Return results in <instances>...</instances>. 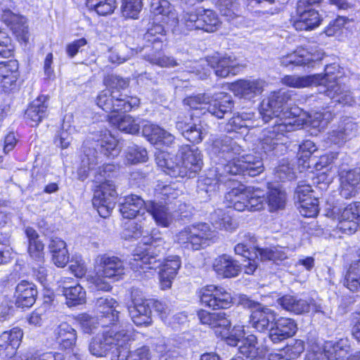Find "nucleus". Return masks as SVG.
I'll return each instance as SVG.
<instances>
[{"label":"nucleus","instance_id":"nucleus-1","mask_svg":"<svg viewBox=\"0 0 360 360\" xmlns=\"http://www.w3.org/2000/svg\"><path fill=\"white\" fill-rule=\"evenodd\" d=\"M129 230L131 232L130 237L137 238L143 237L146 248L137 247L129 260L131 268L135 271L146 273L148 269H156L162 266L160 274L161 289H169L181 267V259L177 255L169 256L162 264L159 255L165 250L164 242L161 234L157 229H149L143 224L131 222Z\"/></svg>","mask_w":360,"mask_h":360},{"label":"nucleus","instance_id":"nucleus-2","mask_svg":"<svg viewBox=\"0 0 360 360\" xmlns=\"http://www.w3.org/2000/svg\"><path fill=\"white\" fill-rule=\"evenodd\" d=\"M241 146L229 136L213 141L210 149L211 158L217 165L215 172L219 181L226 174H248L255 176L264 170L262 158L252 154L241 155Z\"/></svg>","mask_w":360,"mask_h":360},{"label":"nucleus","instance_id":"nucleus-3","mask_svg":"<svg viewBox=\"0 0 360 360\" xmlns=\"http://www.w3.org/2000/svg\"><path fill=\"white\" fill-rule=\"evenodd\" d=\"M120 148L116 139L110 134H105L102 139L94 141H86L84 143L82 165L78 169L79 179L84 181L91 171L96 170V181H101V177L109 176L108 172H112L115 166L110 164L96 167L102 163L103 156L114 158L119 155Z\"/></svg>","mask_w":360,"mask_h":360},{"label":"nucleus","instance_id":"nucleus-4","mask_svg":"<svg viewBox=\"0 0 360 360\" xmlns=\"http://www.w3.org/2000/svg\"><path fill=\"white\" fill-rule=\"evenodd\" d=\"M282 83L292 88H304L312 85H319L323 89V93L335 103L342 105H353L360 101V97L353 95L347 86L341 85L336 81L328 77V72L321 75L307 76L285 75L282 78Z\"/></svg>","mask_w":360,"mask_h":360},{"label":"nucleus","instance_id":"nucleus-5","mask_svg":"<svg viewBox=\"0 0 360 360\" xmlns=\"http://www.w3.org/2000/svg\"><path fill=\"white\" fill-rule=\"evenodd\" d=\"M129 81L116 75H108L105 79L107 89L102 91L96 98V104L106 112H129L138 107L140 100L136 96L123 94L129 86Z\"/></svg>","mask_w":360,"mask_h":360},{"label":"nucleus","instance_id":"nucleus-6","mask_svg":"<svg viewBox=\"0 0 360 360\" xmlns=\"http://www.w3.org/2000/svg\"><path fill=\"white\" fill-rule=\"evenodd\" d=\"M180 153L181 157H178L160 152L156 155V162L172 177H194L202 165L200 151L197 148L186 146L181 148Z\"/></svg>","mask_w":360,"mask_h":360},{"label":"nucleus","instance_id":"nucleus-7","mask_svg":"<svg viewBox=\"0 0 360 360\" xmlns=\"http://www.w3.org/2000/svg\"><path fill=\"white\" fill-rule=\"evenodd\" d=\"M164 32L162 25H153L142 38H137L136 42L131 37H128L126 40L127 46L131 50V55L141 52L145 48H151V52L145 56L150 63L165 68L176 66L178 63L173 58L163 55L161 52L165 39Z\"/></svg>","mask_w":360,"mask_h":360},{"label":"nucleus","instance_id":"nucleus-8","mask_svg":"<svg viewBox=\"0 0 360 360\" xmlns=\"http://www.w3.org/2000/svg\"><path fill=\"white\" fill-rule=\"evenodd\" d=\"M291 100V95L288 91H278L273 92L267 98L264 99L260 105L259 112L265 122H269L274 117L277 122H293L301 126V121L297 118L300 109L297 107H290L288 102Z\"/></svg>","mask_w":360,"mask_h":360},{"label":"nucleus","instance_id":"nucleus-9","mask_svg":"<svg viewBox=\"0 0 360 360\" xmlns=\"http://www.w3.org/2000/svg\"><path fill=\"white\" fill-rule=\"evenodd\" d=\"M131 335L132 332L129 330H117V327L110 328L91 339L89 350L96 357L105 356L114 348L119 353L121 347H124L130 340Z\"/></svg>","mask_w":360,"mask_h":360},{"label":"nucleus","instance_id":"nucleus-10","mask_svg":"<svg viewBox=\"0 0 360 360\" xmlns=\"http://www.w3.org/2000/svg\"><path fill=\"white\" fill-rule=\"evenodd\" d=\"M182 32L203 30L214 32L221 26V21L217 14L212 10L202 7L185 12L179 22Z\"/></svg>","mask_w":360,"mask_h":360},{"label":"nucleus","instance_id":"nucleus-11","mask_svg":"<svg viewBox=\"0 0 360 360\" xmlns=\"http://www.w3.org/2000/svg\"><path fill=\"white\" fill-rule=\"evenodd\" d=\"M188 71L194 73L200 79H204L208 75V71L203 68L205 65L212 68L217 77H226L229 75H236L240 67L235 58L227 55L216 53L208 56L206 60L195 62Z\"/></svg>","mask_w":360,"mask_h":360},{"label":"nucleus","instance_id":"nucleus-12","mask_svg":"<svg viewBox=\"0 0 360 360\" xmlns=\"http://www.w3.org/2000/svg\"><path fill=\"white\" fill-rule=\"evenodd\" d=\"M297 120L293 122H274L273 127L263 130L259 144L261 149L265 153H271L283 147L285 133L294 131L300 127Z\"/></svg>","mask_w":360,"mask_h":360},{"label":"nucleus","instance_id":"nucleus-13","mask_svg":"<svg viewBox=\"0 0 360 360\" xmlns=\"http://www.w3.org/2000/svg\"><path fill=\"white\" fill-rule=\"evenodd\" d=\"M212 233L207 224H198L185 227L179 231L176 235V241L184 248L199 250L211 238Z\"/></svg>","mask_w":360,"mask_h":360},{"label":"nucleus","instance_id":"nucleus-14","mask_svg":"<svg viewBox=\"0 0 360 360\" xmlns=\"http://www.w3.org/2000/svg\"><path fill=\"white\" fill-rule=\"evenodd\" d=\"M222 181L217 179V184L220 186L230 188L231 190L225 195V200L229 207H233L238 212H243L247 210V203L248 200V193H250L249 187L240 184L238 181L231 179H226V176L221 177Z\"/></svg>","mask_w":360,"mask_h":360},{"label":"nucleus","instance_id":"nucleus-15","mask_svg":"<svg viewBox=\"0 0 360 360\" xmlns=\"http://www.w3.org/2000/svg\"><path fill=\"white\" fill-rule=\"evenodd\" d=\"M360 202H354L345 207L333 206L331 215L338 220V228L344 233L352 234L358 227V218L360 217Z\"/></svg>","mask_w":360,"mask_h":360},{"label":"nucleus","instance_id":"nucleus-16","mask_svg":"<svg viewBox=\"0 0 360 360\" xmlns=\"http://www.w3.org/2000/svg\"><path fill=\"white\" fill-rule=\"evenodd\" d=\"M116 196L115 186L110 180L101 182L94 191L92 204L101 217L106 218L110 214Z\"/></svg>","mask_w":360,"mask_h":360},{"label":"nucleus","instance_id":"nucleus-17","mask_svg":"<svg viewBox=\"0 0 360 360\" xmlns=\"http://www.w3.org/2000/svg\"><path fill=\"white\" fill-rule=\"evenodd\" d=\"M141 292L138 289H133L131 297L133 306L129 308V313L132 321L136 326H148L152 323V300H147L140 297Z\"/></svg>","mask_w":360,"mask_h":360},{"label":"nucleus","instance_id":"nucleus-18","mask_svg":"<svg viewBox=\"0 0 360 360\" xmlns=\"http://www.w3.org/2000/svg\"><path fill=\"white\" fill-rule=\"evenodd\" d=\"M255 259L248 257L244 260L243 264L244 271L247 274H252L258 266V262L260 261H283L287 258L286 253L281 248L271 247L266 248H257L254 249Z\"/></svg>","mask_w":360,"mask_h":360},{"label":"nucleus","instance_id":"nucleus-19","mask_svg":"<svg viewBox=\"0 0 360 360\" xmlns=\"http://www.w3.org/2000/svg\"><path fill=\"white\" fill-rule=\"evenodd\" d=\"M200 301L202 304L212 309H226L232 303V297L224 288L210 285L202 288Z\"/></svg>","mask_w":360,"mask_h":360},{"label":"nucleus","instance_id":"nucleus-20","mask_svg":"<svg viewBox=\"0 0 360 360\" xmlns=\"http://www.w3.org/2000/svg\"><path fill=\"white\" fill-rule=\"evenodd\" d=\"M245 307L251 309L250 323L251 326L259 332L266 330L269 323L274 319V314L271 309L263 307L258 302L250 299H245L242 303Z\"/></svg>","mask_w":360,"mask_h":360},{"label":"nucleus","instance_id":"nucleus-21","mask_svg":"<svg viewBox=\"0 0 360 360\" xmlns=\"http://www.w3.org/2000/svg\"><path fill=\"white\" fill-rule=\"evenodd\" d=\"M192 116L189 117L179 116L176 128L185 139L193 143H198L207 135V131L200 120H194Z\"/></svg>","mask_w":360,"mask_h":360},{"label":"nucleus","instance_id":"nucleus-22","mask_svg":"<svg viewBox=\"0 0 360 360\" xmlns=\"http://www.w3.org/2000/svg\"><path fill=\"white\" fill-rule=\"evenodd\" d=\"M23 332L19 328H13L4 331L0 335V354L8 360H15L17 356H22L23 352L17 353L22 339Z\"/></svg>","mask_w":360,"mask_h":360},{"label":"nucleus","instance_id":"nucleus-23","mask_svg":"<svg viewBox=\"0 0 360 360\" xmlns=\"http://www.w3.org/2000/svg\"><path fill=\"white\" fill-rule=\"evenodd\" d=\"M95 264L105 278L118 281L124 274V263L117 257L107 254L99 255L95 259Z\"/></svg>","mask_w":360,"mask_h":360},{"label":"nucleus","instance_id":"nucleus-24","mask_svg":"<svg viewBox=\"0 0 360 360\" xmlns=\"http://www.w3.org/2000/svg\"><path fill=\"white\" fill-rule=\"evenodd\" d=\"M306 0L298 1L297 4V18L294 22V27L297 30L309 31L318 27L322 21L318 11H312L308 13L304 11Z\"/></svg>","mask_w":360,"mask_h":360},{"label":"nucleus","instance_id":"nucleus-25","mask_svg":"<svg viewBox=\"0 0 360 360\" xmlns=\"http://www.w3.org/2000/svg\"><path fill=\"white\" fill-rule=\"evenodd\" d=\"M339 175L341 196L346 199L356 196L360 190V169H341Z\"/></svg>","mask_w":360,"mask_h":360},{"label":"nucleus","instance_id":"nucleus-26","mask_svg":"<svg viewBox=\"0 0 360 360\" xmlns=\"http://www.w3.org/2000/svg\"><path fill=\"white\" fill-rule=\"evenodd\" d=\"M265 82L262 79H240L230 85V90L239 97L252 99L261 94Z\"/></svg>","mask_w":360,"mask_h":360},{"label":"nucleus","instance_id":"nucleus-27","mask_svg":"<svg viewBox=\"0 0 360 360\" xmlns=\"http://www.w3.org/2000/svg\"><path fill=\"white\" fill-rule=\"evenodd\" d=\"M96 307L101 314V321L103 324L114 323L118 321L119 313L117 302L110 296L101 297L96 300Z\"/></svg>","mask_w":360,"mask_h":360},{"label":"nucleus","instance_id":"nucleus-28","mask_svg":"<svg viewBox=\"0 0 360 360\" xmlns=\"http://www.w3.org/2000/svg\"><path fill=\"white\" fill-rule=\"evenodd\" d=\"M233 108V101L231 96L224 92H219L214 95L212 100L209 98L207 111L212 115L221 119L226 114L231 113Z\"/></svg>","mask_w":360,"mask_h":360},{"label":"nucleus","instance_id":"nucleus-29","mask_svg":"<svg viewBox=\"0 0 360 360\" xmlns=\"http://www.w3.org/2000/svg\"><path fill=\"white\" fill-rule=\"evenodd\" d=\"M297 331V324L288 318L278 319L269 331V338L274 343H278L293 336Z\"/></svg>","mask_w":360,"mask_h":360},{"label":"nucleus","instance_id":"nucleus-30","mask_svg":"<svg viewBox=\"0 0 360 360\" xmlns=\"http://www.w3.org/2000/svg\"><path fill=\"white\" fill-rule=\"evenodd\" d=\"M1 20L6 23L10 28L20 37V39L26 42L28 39V27L26 25L25 18L23 16L16 15L11 11V8L1 11Z\"/></svg>","mask_w":360,"mask_h":360},{"label":"nucleus","instance_id":"nucleus-31","mask_svg":"<svg viewBox=\"0 0 360 360\" xmlns=\"http://www.w3.org/2000/svg\"><path fill=\"white\" fill-rule=\"evenodd\" d=\"M15 303L20 307H30L36 301L37 290L32 283L22 281L15 288Z\"/></svg>","mask_w":360,"mask_h":360},{"label":"nucleus","instance_id":"nucleus-32","mask_svg":"<svg viewBox=\"0 0 360 360\" xmlns=\"http://www.w3.org/2000/svg\"><path fill=\"white\" fill-rule=\"evenodd\" d=\"M147 205L139 196L131 195L124 198L120 211L124 218L133 219L139 214H143Z\"/></svg>","mask_w":360,"mask_h":360},{"label":"nucleus","instance_id":"nucleus-33","mask_svg":"<svg viewBox=\"0 0 360 360\" xmlns=\"http://www.w3.org/2000/svg\"><path fill=\"white\" fill-rule=\"evenodd\" d=\"M198 317L201 323L212 328H220L229 330L231 325L229 316L224 311L210 313L201 309L198 312Z\"/></svg>","mask_w":360,"mask_h":360},{"label":"nucleus","instance_id":"nucleus-34","mask_svg":"<svg viewBox=\"0 0 360 360\" xmlns=\"http://www.w3.org/2000/svg\"><path fill=\"white\" fill-rule=\"evenodd\" d=\"M316 146L314 143L310 140L304 141L299 148L297 153L299 162H302L304 167L310 168L311 165H314L316 169H321L325 167L326 162L323 164V161L326 159L325 157L321 158V161L318 162L315 158L311 157V155L316 150Z\"/></svg>","mask_w":360,"mask_h":360},{"label":"nucleus","instance_id":"nucleus-35","mask_svg":"<svg viewBox=\"0 0 360 360\" xmlns=\"http://www.w3.org/2000/svg\"><path fill=\"white\" fill-rule=\"evenodd\" d=\"M213 267L218 275L224 278L237 276L241 270L238 262L226 255L217 258Z\"/></svg>","mask_w":360,"mask_h":360},{"label":"nucleus","instance_id":"nucleus-36","mask_svg":"<svg viewBox=\"0 0 360 360\" xmlns=\"http://www.w3.org/2000/svg\"><path fill=\"white\" fill-rule=\"evenodd\" d=\"M167 204L150 202L146 205V210L152 215L158 225L167 227L173 220V215Z\"/></svg>","mask_w":360,"mask_h":360},{"label":"nucleus","instance_id":"nucleus-37","mask_svg":"<svg viewBox=\"0 0 360 360\" xmlns=\"http://www.w3.org/2000/svg\"><path fill=\"white\" fill-rule=\"evenodd\" d=\"M142 133L152 143H162L165 145L169 146L174 140L172 134L159 126L149 122L143 126Z\"/></svg>","mask_w":360,"mask_h":360},{"label":"nucleus","instance_id":"nucleus-38","mask_svg":"<svg viewBox=\"0 0 360 360\" xmlns=\"http://www.w3.org/2000/svg\"><path fill=\"white\" fill-rule=\"evenodd\" d=\"M210 221L216 229L231 232L238 226V221L231 215L230 210L223 209H217L212 212Z\"/></svg>","mask_w":360,"mask_h":360},{"label":"nucleus","instance_id":"nucleus-39","mask_svg":"<svg viewBox=\"0 0 360 360\" xmlns=\"http://www.w3.org/2000/svg\"><path fill=\"white\" fill-rule=\"evenodd\" d=\"M278 303L283 309L295 314L308 313L311 307L309 301L292 295L283 296Z\"/></svg>","mask_w":360,"mask_h":360},{"label":"nucleus","instance_id":"nucleus-40","mask_svg":"<svg viewBox=\"0 0 360 360\" xmlns=\"http://www.w3.org/2000/svg\"><path fill=\"white\" fill-rule=\"evenodd\" d=\"M57 342L63 349H70L76 344L77 332L68 323H61L54 330Z\"/></svg>","mask_w":360,"mask_h":360},{"label":"nucleus","instance_id":"nucleus-41","mask_svg":"<svg viewBox=\"0 0 360 360\" xmlns=\"http://www.w3.org/2000/svg\"><path fill=\"white\" fill-rule=\"evenodd\" d=\"M239 352L248 358L255 359L265 355L267 348L259 346L257 338L254 335H250L241 340V345L238 348Z\"/></svg>","mask_w":360,"mask_h":360},{"label":"nucleus","instance_id":"nucleus-42","mask_svg":"<svg viewBox=\"0 0 360 360\" xmlns=\"http://www.w3.org/2000/svg\"><path fill=\"white\" fill-rule=\"evenodd\" d=\"M18 63L15 60L0 63V84L4 89H9L17 80Z\"/></svg>","mask_w":360,"mask_h":360},{"label":"nucleus","instance_id":"nucleus-43","mask_svg":"<svg viewBox=\"0 0 360 360\" xmlns=\"http://www.w3.org/2000/svg\"><path fill=\"white\" fill-rule=\"evenodd\" d=\"M52 260L58 267H63L69 261L65 243L59 238H52L49 245Z\"/></svg>","mask_w":360,"mask_h":360},{"label":"nucleus","instance_id":"nucleus-44","mask_svg":"<svg viewBox=\"0 0 360 360\" xmlns=\"http://www.w3.org/2000/svg\"><path fill=\"white\" fill-rule=\"evenodd\" d=\"M28 238V253L34 260L41 262L44 259V244L39 239L37 232L32 227H27L25 230Z\"/></svg>","mask_w":360,"mask_h":360},{"label":"nucleus","instance_id":"nucleus-45","mask_svg":"<svg viewBox=\"0 0 360 360\" xmlns=\"http://www.w3.org/2000/svg\"><path fill=\"white\" fill-rule=\"evenodd\" d=\"M47 105L44 103L42 96L32 101L25 112V115L30 120L31 126H37L46 116Z\"/></svg>","mask_w":360,"mask_h":360},{"label":"nucleus","instance_id":"nucleus-46","mask_svg":"<svg viewBox=\"0 0 360 360\" xmlns=\"http://www.w3.org/2000/svg\"><path fill=\"white\" fill-rule=\"evenodd\" d=\"M358 259L353 261L345 275L344 285L351 291L360 289V249L357 251Z\"/></svg>","mask_w":360,"mask_h":360},{"label":"nucleus","instance_id":"nucleus-47","mask_svg":"<svg viewBox=\"0 0 360 360\" xmlns=\"http://www.w3.org/2000/svg\"><path fill=\"white\" fill-rule=\"evenodd\" d=\"M110 122L119 130L128 134H135L139 131V123L130 115H112L109 117Z\"/></svg>","mask_w":360,"mask_h":360},{"label":"nucleus","instance_id":"nucleus-48","mask_svg":"<svg viewBox=\"0 0 360 360\" xmlns=\"http://www.w3.org/2000/svg\"><path fill=\"white\" fill-rule=\"evenodd\" d=\"M121 347L119 354L113 356L112 360H150V351L148 347L141 346L133 351L128 352L127 348Z\"/></svg>","mask_w":360,"mask_h":360},{"label":"nucleus","instance_id":"nucleus-49","mask_svg":"<svg viewBox=\"0 0 360 360\" xmlns=\"http://www.w3.org/2000/svg\"><path fill=\"white\" fill-rule=\"evenodd\" d=\"M63 294L65 297L66 303L69 307L83 304L86 300V292L77 283H75L74 287H65Z\"/></svg>","mask_w":360,"mask_h":360},{"label":"nucleus","instance_id":"nucleus-50","mask_svg":"<svg viewBox=\"0 0 360 360\" xmlns=\"http://www.w3.org/2000/svg\"><path fill=\"white\" fill-rule=\"evenodd\" d=\"M291 59L292 65L297 66L313 67L314 63L320 59L319 56L310 53L303 48H298L294 52L288 54Z\"/></svg>","mask_w":360,"mask_h":360},{"label":"nucleus","instance_id":"nucleus-51","mask_svg":"<svg viewBox=\"0 0 360 360\" xmlns=\"http://www.w3.org/2000/svg\"><path fill=\"white\" fill-rule=\"evenodd\" d=\"M250 190L248 193V200L247 205L248 211H257L262 209L264 202L266 200V193L264 191L255 187H249Z\"/></svg>","mask_w":360,"mask_h":360},{"label":"nucleus","instance_id":"nucleus-52","mask_svg":"<svg viewBox=\"0 0 360 360\" xmlns=\"http://www.w3.org/2000/svg\"><path fill=\"white\" fill-rule=\"evenodd\" d=\"M15 360H64V357L58 352H49L39 354L34 349H28L23 351V354L17 356Z\"/></svg>","mask_w":360,"mask_h":360},{"label":"nucleus","instance_id":"nucleus-53","mask_svg":"<svg viewBox=\"0 0 360 360\" xmlns=\"http://www.w3.org/2000/svg\"><path fill=\"white\" fill-rule=\"evenodd\" d=\"M86 6L100 15H107L113 13L116 8L115 0H87Z\"/></svg>","mask_w":360,"mask_h":360},{"label":"nucleus","instance_id":"nucleus-54","mask_svg":"<svg viewBox=\"0 0 360 360\" xmlns=\"http://www.w3.org/2000/svg\"><path fill=\"white\" fill-rule=\"evenodd\" d=\"M300 213L305 217H314L319 213V200L313 195L297 201Z\"/></svg>","mask_w":360,"mask_h":360},{"label":"nucleus","instance_id":"nucleus-55","mask_svg":"<svg viewBox=\"0 0 360 360\" xmlns=\"http://www.w3.org/2000/svg\"><path fill=\"white\" fill-rule=\"evenodd\" d=\"M209 96L205 94L189 96L184 100V103L191 109L200 110L201 114H205L209 103Z\"/></svg>","mask_w":360,"mask_h":360},{"label":"nucleus","instance_id":"nucleus-56","mask_svg":"<svg viewBox=\"0 0 360 360\" xmlns=\"http://www.w3.org/2000/svg\"><path fill=\"white\" fill-rule=\"evenodd\" d=\"M126 158L127 162L131 164L145 162L148 160V153L145 148L132 145L127 148Z\"/></svg>","mask_w":360,"mask_h":360},{"label":"nucleus","instance_id":"nucleus-57","mask_svg":"<svg viewBox=\"0 0 360 360\" xmlns=\"http://www.w3.org/2000/svg\"><path fill=\"white\" fill-rule=\"evenodd\" d=\"M141 8V0H122L121 9L125 18H136Z\"/></svg>","mask_w":360,"mask_h":360},{"label":"nucleus","instance_id":"nucleus-58","mask_svg":"<svg viewBox=\"0 0 360 360\" xmlns=\"http://www.w3.org/2000/svg\"><path fill=\"white\" fill-rule=\"evenodd\" d=\"M285 192L278 189H271L268 195V203L271 210H277L284 207L285 204Z\"/></svg>","mask_w":360,"mask_h":360},{"label":"nucleus","instance_id":"nucleus-59","mask_svg":"<svg viewBox=\"0 0 360 360\" xmlns=\"http://www.w3.org/2000/svg\"><path fill=\"white\" fill-rule=\"evenodd\" d=\"M250 119V115L242 113L241 115H234L231 117L226 125L225 130L227 131H235L238 129L247 128L248 122Z\"/></svg>","mask_w":360,"mask_h":360},{"label":"nucleus","instance_id":"nucleus-60","mask_svg":"<svg viewBox=\"0 0 360 360\" xmlns=\"http://www.w3.org/2000/svg\"><path fill=\"white\" fill-rule=\"evenodd\" d=\"M330 114L328 112H312L309 114L307 124L314 128H324L328 123Z\"/></svg>","mask_w":360,"mask_h":360},{"label":"nucleus","instance_id":"nucleus-61","mask_svg":"<svg viewBox=\"0 0 360 360\" xmlns=\"http://www.w3.org/2000/svg\"><path fill=\"white\" fill-rule=\"evenodd\" d=\"M217 4L221 14L233 19L238 15V4L235 0H217Z\"/></svg>","mask_w":360,"mask_h":360},{"label":"nucleus","instance_id":"nucleus-62","mask_svg":"<svg viewBox=\"0 0 360 360\" xmlns=\"http://www.w3.org/2000/svg\"><path fill=\"white\" fill-rule=\"evenodd\" d=\"M150 11L155 15L168 16L171 13L170 4L167 0H152Z\"/></svg>","mask_w":360,"mask_h":360},{"label":"nucleus","instance_id":"nucleus-63","mask_svg":"<svg viewBox=\"0 0 360 360\" xmlns=\"http://www.w3.org/2000/svg\"><path fill=\"white\" fill-rule=\"evenodd\" d=\"M13 49L11 39L6 32L0 30V56L9 58L12 56Z\"/></svg>","mask_w":360,"mask_h":360},{"label":"nucleus","instance_id":"nucleus-64","mask_svg":"<svg viewBox=\"0 0 360 360\" xmlns=\"http://www.w3.org/2000/svg\"><path fill=\"white\" fill-rule=\"evenodd\" d=\"M347 22L345 17L339 16L335 20L331 21L325 30L327 36L331 37L336 35Z\"/></svg>","mask_w":360,"mask_h":360}]
</instances>
